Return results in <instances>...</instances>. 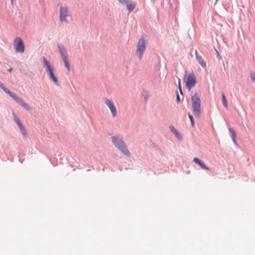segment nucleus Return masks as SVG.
Returning <instances> with one entry per match:
<instances>
[{"instance_id":"nucleus-13","label":"nucleus","mask_w":255,"mask_h":255,"mask_svg":"<svg viewBox=\"0 0 255 255\" xmlns=\"http://www.w3.org/2000/svg\"><path fill=\"white\" fill-rule=\"evenodd\" d=\"M58 48L59 49V51L60 53L61 56L62 58H64V57H67V53H66V50L65 47L62 45H59Z\"/></svg>"},{"instance_id":"nucleus-25","label":"nucleus","mask_w":255,"mask_h":255,"mask_svg":"<svg viewBox=\"0 0 255 255\" xmlns=\"http://www.w3.org/2000/svg\"><path fill=\"white\" fill-rule=\"evenodd\" d=\"M11 71H12V68H10L8 69V71L11 72Z\"/></svg>"},{"instance_id":"nucleus-10","label":"nucleus","mask_w":255,"mask_h":255,"mask_svg":"<svg viewBox=\"0 0 255 255\" xmlns=\"http://www.w3.org/2000/svg\"><path fill=\"white\" fill-rule=\"evenodd\" d=\"M105 104L110 109L112 116L113 117H115L117 116V110L116 107L115 106L112 100H109L108 99H106L105 100Z\"/></svg>"},{"instance_id":"nucleus-18","label":"nucleus","mask_w":255,"mask_h":255,"mask_svg":"<svg viewBox=\"0 0 255 255\" xmlns=\"http://www.w3.org/2000/svg\"><path fill=\"white\" fill-rule=\"evenodd\" d=\"M229 130L231 134L232 138L234 142H236V133L235 131L232 130L231 128H229Z\"/></svg>"},{"instance_id":"nucleus-22","label":"nucleus","mask_w":255,"mask_h":255,"mask_svg":"<svg viewBox=\"0 0 255 255\" xmlns=\"http://www.w3.org/2000/svg\"><path fill=\"white\" fill-rule=\"evenodd\" d=\"M178 88H179V90L180 91V92L181 94H182V90H181V81H180V79H178Z\"/></svg>"},{"instance_id":"nucleus-26","label":"nucleus","mask_w":255,"mask_h":255,"mask_svg":"<svg viewBox=\"0 0 255 255\" xmlns=\"http://www.w3.org/2000/svg\"><path fill=\"white\" fill-rule=\"evenodd\" d=\"M218 0H216V2H217Z\"/></svg>"},{"instance_id":"nucleus-19","label":"nucleus","mask_w":255,"mask_h":255,"mask_svg":"<svg viewBox=\"0 0 255 255\" xmlns=\"http://www.w3.org/2000/svg\"><path fill=\"white\" fill-rule=\"evenodd\" d=\"M222 102H223V104L225 108H227L228 104H227V102L226 100L225 95L224 93L222 94Z\"/></svg>"},{"instance_id":"nucleus-11","label":"nucleus","mask_w":255,"mask_h":255,"mask_svg":"<svg viewBox=\"0 0 255 255\" xmlns=\"http://www.w3.org/2000/svg\"><path fill=\"white\" fill-rule=\"evenodd\" d=\"M193 161L196 164L199 165L202 169L209 170V168L206 166L205 163L202 161L200 160L199 158L197 157L194 158Z\"/></svg>"},{"instance_id":"nucleus-9","label":"nucleus","mask_w":255,"mask_h":255,"mask_svg":"<svg viewBox=\"0 0 255 255\" xmlns=\"http://www.w3.org/2000/svg\"><path fill=\"white\" fill-rule=\"evenodd\" d=\"M118 1L121 4L126 5L127 9L129 12L133 11L136 6V3L135 2H133L129 0H118Z\"/></svg>"},{"instance_id":"nucleus-2","label":"nucleus","mask_w":255,"mask_h":255,"mask_svg":"<svg viewBox=\"0 0 255 255\" xmlns=\"http://www.w3.org/2000/svg\"><path fill=\"white\" fill-rule=\"evenodd\" d=\"M193 113L195 116L199 117L201 114V100L196 93L191 95Z\"/></svg>"},{"instance_id":"nucleus-17","label":"nucleus","mask_w":255,"mask_h":255,"mask_svg":"<svg viewBox=\"0 0 255 255\" xmlns=\"http://www.w3.org/2000/svg\"><path fill=\"white\" fill-rule=\"evenodd\" d=\"M12 115L13 116L14 121H15V122L17 124L18 126H19V125H21L22 124L21 122H20V121L19 119L18 118V117L15 115V114L14 113H12Z\"/></svg>"},{"instance_id":"nucleus-21","label":"nucleus","mask_w":255,"mask_h":255,"mask_svg":"<svg viewBox=\"0 0 255 255\" xmlns=\"http://www.w3.org/2000/svg\"><path fill=\"white\" fill-rule=\"evenodd\" d=\"M18 127L19 128L21 131L22 132V133H23V134H25L26 133V129L24 128V127L23 126L22 124L19 125L18 126Z\"/></svg>"},{"instance_id":"nucleus-24","label":"nucleus","mask_w":255,"mask_h":255,"mask_svg":"<svg viewBox=\"0 0 255 255\" xmlns=\"http://www.w3.org/2000/svg\"><path fill=\"white\" fill-rule=\"evenodd\" d=\"M176 100L178 103L180 102V98L178 94H177Z\"/></svg>"},{"instance_id":"nucleus-12","label":"nucleus","mask_w":255,"mask_h":255,"mask_svg":"<svg viewBox=\"0 0 255 255\" xmlns=\"http://www.w3.org/2000/svg\"><path fill=\"white\" fill-rule=\"evenodd\" d=\"M195 55H196V58L197 60H198V61L200 63V64L201 65V66L203 68H205L206 67V62L203 59L202 57L198 54L197 50L195 51Z\"/></svg>"},{"instance_id":"nucleus-16","label":"nucleus","mask_w":255,"mask_h":255,"mask_svg":"<svg viewBox=\"0 0 255 255\" xmlns=\"http://www.w3.org/2000/svg\"><path fill=\"white\" fill-rule=\"evenodd\" d=\"M0 87L8 95L11 94V92L1 83L0 82Z\"/></svg>"},{"instance_id":"nucleus-1","label":"nucleus","mask_w":255,"mask_h":255,"mask_svg":"<svg viewBox=\"0 0 255 255\" xmlns=\"http://www.w3.org/2000/svg\"><path fill=\"white\" fill-rule=\"evenodd\" d=\"M112 140L113 144L118 148L123 154L127 156L130 155V152L128 151L126 145L122 139L119 136H113L112 137Z\"/></svg>"},{"instance_id":"nucleus-27","label":"nucleus","mask_w":255,"mask_h":255,"mask_svg":"<svg viewBox=\"0 0 255 255\" xmlns=\"http://www.w3.org/2000/svg\"><path fill=\"white\" fill-rule=\"evenodd\" d=\"M11 0L12 1L13 0Z\"/></svg>"},{"instance_id":"nucleus-3","label":"nucleus","mask_w":255,"mask_h":255,"mask_svg":"<svg viewBox=\"0 0 255 255\" xmlns=\"http://www.w3.org/2000/svg\"><path fill=\"white\" fill-rule=\"evenodd\" d=\"M145 48V40L143 36H141L138 41L136 50V54L138 56L139 60L141 59Z\"/></svg>"},{"instance_id":"nucleus-8","label":"nucleus","mask_w":255,"mask_h":255,"mask_svg":"<svg viewBox=\"0 0 255 255\" xmlns=\"http://www.w3.org/2000/svg\"><path fill=\"white\" fill-rule=\"evenodd\" d=\"M14 100H15L18 104L23 107L25 110L27 111L30 110V107L22 99L19 97L16 94H13L11 92L9 95Z\"/></svg>"},{"instance_id":"nucleus-4","label":"nucleus","mask_w":255,"mask_h":255,"mask_svg":"<svg viewBox=\"0 0 255 255\" xmlns=\"http://www.w3.org/2000/svg\"><path fill=\"white\" fill-rule=\"evenodd\" d=\"M184 80L188 91L191 90V89L195 85L197 82L196 77L193 73L185 75Z\"/></svg>"},{"instance_id":"nucleus-5","label":"nucleus","mask_w":255,"mask_h":255,"mask_svg":"<svg viewBox=\"0 0 255 255\" xmlns=\"http://www.w3.org/2000/svg\"><path fill=\"white\" fill-rule=\"evenodd\" d=\"M43 60L45 66L46 67V71L48 72L51 79L53 81V82L58 85L57 79L55 76L53 72L54 68L51 67L50 63L48 61L45 57H43Z\"/></svg>"},{"instance_id":"nucleus-15","label":"nucleus","mask_w":255,"mask_h":255,"mask_svg":"<svg viewBox=\"0 0 255 255\" xmlns=\"http://www.w3.org/2000/svg\"><path fill=\"white\" fill-rule=\"evenodd\" d=\"M62 59L63 60L64 65H65L66 68L67 69L68 71H70V65H69L67 57H64V58H62Z\"/></svg>"},{"instance_id":"nucleus-6","label":"nucleus","mask_w":255,"mask_h":255,"mask_svg":"<svg viewBox=\"0 0 255 255\" xmlns=\"http://www.w3.org/2000/svg\"><path fill=\"white\" fill-rule=\"evenodd\" d=\"M13 45L16 52H24V44L21 38L16 37L14 40Z\"/></svg>"},{"instance_id":"nucleus-20","label":"nucleus","mask_w":255,"mask_h":255,"mask_svg":"<svg viewBox=\"0 0 255 255\" xmlns=\"http://www.w3.org/2000/svg\"><path fill=\"white\" fill-rule=\"evenodd\" d=\"M188 115L189 118L191 122V126L193 128H194L195 127V124H194V122L193 117L190 113H188Z\"/></svg>"},{"instance_id":"nucleus-7","label":"nucleus","mask_w":255,"mask_h":255,"mask_svg":"<svg viewBox=\"0 0 255 255\" xmlns=\"http://www.w3.org/2000/svg\"><path fill=\"white\" fill-rule=\"evenodd\" d=\"M60 9V20L62 23H67L68 21L66 19L68 16V7L66 5H61L59 7Z\"/></svg>"},{"instance_id":"nucleus-14","label":"nucleus","mask_w":255,"mask_h":255,"mask_svg":"<svg viewBox=\"0 0 255 255\" xmlns=\"http://www.w3.org/2000/svg\"><path fill=\"white\" fill-rule=\"evenodd\" d=\"M170 128V129H171V130L172 131V132L176 136V137L180 139L181 138V135L178 132V131L174 128V127L173 126H170L169 127Z\"/></svg>"},{"instance_id":"nucleus-23","label":"nucleus","mask_w":255,"mask_h":255,"mask_svg":"<svg viewBox=\"0 0 255 255\" xmlns=\"http://www.w3.org/2000/svg\"><path fill=\"white\" fill-rule=\"evenodd\" d=\"M251 77L253 81L255 82V73L253 72L251 74Z\"/></svg>"}]
</instances>
